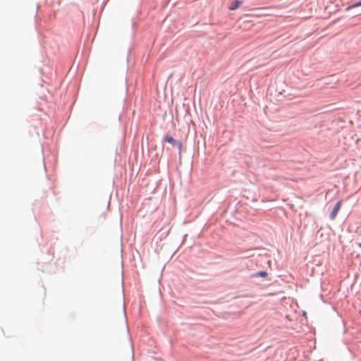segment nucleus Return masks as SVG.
Returning <instances> with one entry per match:
<instances>
[{
    "mask_svg": "<svg viewBox=\"0 0 361 361\" xmlns=\"http://www.w3.org/2000/svg\"><path fill=\"white\" fill-rule=\"evenodd\" d=\"M165 141L173 145H176L179 149H181L182 148V143L180 141L176 140L174 138H173L171 136L166 135L164 138Z\"/></svg>",
    "mask_w": 361,
    "mask_h": 361,
    "instance_id": "obj_1",
    "label": "nucleus"
},
{
    "mask_svg": "<svg viewBox=\"0 0 361 361\" xmlns=\"http://www.w3.org/2000/svg\"><path fill=\"white\" fill-rule=\"evenodd\" d=\"M341 207V201H338L336 204L334 208L333 209L332 212L330 214V218L332 220L334 219L336 217V216H337V214H338Z\"/></svg>",
    "mask_w": 361,
    "mask_h": 361,
    "instance_id": "obj_2",
    "label": "nucleus"
},
{
    "mask_svg": "<svg viewBox=\"0 0 361 361\" xmlns=\"http://www.w3.org/2000/svg\"><path fill=\"white\" fill-rule=\"evenodd\" d=\"M242 4V1L235 0L232 1L228 7L231 11L235 10Z\"/></svg>",
    "mask_w": 361,
    "mask_h": 361,
    "instance_id": "obj_3",
    "label": "nucleus"
},
{
    "mask_svg": "<svg viewBox=\"0 0 361 361\" xmlns=\"http://www.w3.org/2000/svg\"><path fill=\"white\" fill-rule=\"evenodd\" d=\"M361 6V1L354 4H352L350 6H348L347 8H346V11H350L351 10L352 8H356V7H358V6Z\"/></svg>",
    "mask_w": 361,
    "mask_h": 361,
    "instance_id": "obj_4",
    "label": "nucleus"
},
{
    "mask_svg": "<svg viewBox=\"0 0 361 361\" xmlns=\"http://www.w3.org/2000/svg\"><path fill=\"white\" fill-rule=\"evenodd\" d=\"M252 276L254 277H257V276H260V277H267V272H258L255 274H254Z\"/></svg>",
    "mask_w": 361,
    "mask_h": 361,
    "instance_id": "obj_5",
    "label": "nucleus"
}]
</instances>
